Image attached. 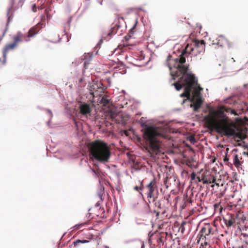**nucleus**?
I'll return each instance as SVG.
<instances>
[{"label": "nucleus", "mask_w": 248, "mask_h": 248, "mask_svg": "<svg viewBox=\"0 0 248 248\" xmlns=\"http://www.w3.org/2000/svg\"><path fill=\"white\" fill-rule=\"evenodd\" d=\"M224 111L237 115L235 111L231 108L222 107L219 110H211L203 119L205 127L211 131L216 130L225 136H235L241 140L246 138L236 124L224 113Z\"/></svg>", "instance_id": "obj_1"}, {"label": "nucleus", "mask_w": 248, "mask_h": 248, "mask_svg": "<svg viewBox=\"0 0 248 248\" xmlns=\"http://www.w3.org/2000/svg\"><path fill=\"white\" fill-rule=\"evenodd\" d=\"M172 62L173 68L170 65H168L170 71V75L173 79L177 78H179L178 81L172 85L175 86L176 90L180 91L183 87L185 88L187 86V84H185L187 77L194 75L187 73L189 65L185 64L186 59L184 58L174 59L172 60Z\"/></svg>", "instance_id": "obj_2"}, {"label": "nucleus", "mask_w": 248, "mask_h": 248, "mask_svg": "<svg viewBox=\"0 0 248 248\" xmlns=\"http://www.w3.org/2000/svg\"><path fill=\"white\" fill-rule=\"evenodd\" d=\"M90 155L95 160L102 163L108 162L111 156V147L101 140H95L88 144Z\"/></svg>", "instance_id": "obj_3"}, {"label": "nucleus", "mask_w": 248, "mask_h": 248, "mask_svg": "<svg viewBox=\"0 0 248 248\" xmlns=\"http://www.w3.org/2000/svg\"><path fill=\"white\" fill-rule=\"evenodd\" d=\"M144 135L145 139L149 141L148 152L151 156H152V154L157 155L161 153V143L156 138L161 134L158 131L157 128L149 127L145 129Z\"/></svg>", "instance_id": "obj_4"}, {"label": "nucleus", "mask_w": 248, "mask_h": 248, "mask_svg": "<svg viewBox=\"0 0 248 248\" xmlns=\"http://www.w3.org/2000/svg\"><path fill=\"white\" fill-rule=\"evenodd\" d=\"M194 50L197 51L199 53L204 52L205 50L204 41L203 40L200 41L197 39L194 40L193 41V44L190 45L188 44L186 47L185 49L183 50L179 57L177 59H180L181 57H183L186 59L185 55L187 53H190Z\"/></svg>", "instance_id": "obj_5"}, {"label": "nucleus", "mask_w": 248, "mask_h": 248, "mask_svg": "<svg viewBox=\"0 0 248 248\" xmlns=\"http://www.w3.org/2000/svg\"><path fill=\"white\" fill-rule=\"evenodd\" d=\"M14 42L12 43L6 45L3 50V60L2 61V64H5L6 60L7 52L10 50L14 49L18 44L23 41L28 42V38L23 35V34L20 32H18L13 37Z\"/></svg>", "instance_id": "obj_6"}, {"label": "nucleus", "mask_w": 248, "mask_h": 248, "mask_svg": "<svg viewBox=\"0 0 248 248\" xmlns=\"http://www.w3.org/2000/svg\"><path fill=\"white\" fill-rule=\"evenodd\" d=\"M186 82L185 84H187V86L185 87L184 89V92L181 94V97H186L187 99H189L190 97V93L193 86L195 84H197V81L196 80L194 76H188L186 78Z\"/></svg>", "instance_id": "obj_7"}, {"label": "nucleus", "mask_w": 248, "mask_h": 248, "mask_svg": "<svg viewBox=\"0 0 248 248\" xmlns=\"http://www.w3.org/2000/svg\"><path fill=\"white\" fill-rule=\"evenodd\" d=\"M147 189V196L149 203L154 202L155 201V197L154 195L155 188H156V182L155 180L152 181L149 184L146 186Z\"/></svg>", "instance_id": "obj_8"}, {"label": "nucleus", "mask_w": 248, "mask_h": 248, "mask_svg": "<svg viewBox=\"0 0 248 248\" xmlns=\"http://www.w3.org/2000/svg\"><path fill=\"white\" fill-rule=\"evenodd\" d=\"M102 84L100 82L93 83L90 87V93L94 97H97L98 96H101L104 93V89L102 87Z\"/></svg>", "instance_id": "obj_9"}, {"label": "nucleus", "mask_w": 248, "mask_h": 248, "mask_svg": "<svg viewBox=\"0 0 248 248\" xmlns=\"http://www.w3.org/2000/svg\"><path fill=\"white\" fill-rule=\"evenodd\" d=\"M212 45L215 46V48L219 46L223 47L226 45H228L230 46V44L227 39L222 35L219 36L217 38L213 40L212 41Z\"/></svg>", "instance_id": "obj_10"}, {"label": "nucleus", "mask_w": 248, "mask_h": 248, "mask_svg": "<svg viewBox=\"0 0 248 248\" xmlns=\"http://www.w3.org/2000/svg\"><path fill=\"white\" fill-rule=\"evenodd\" d=\"M237 151V149H234L232 151V159L233 163L235 167L239 168L241 166L243 163L242 155L241 154H237L236 152Z\"/></svg>", "instance_id": "obj_11"}, {"label": "nucleus", "mask_w": 248, "mask_h": 248, "mask_svg": "<svg viewBox=\"0 0 248 248\" xmlns=\"http://www.w3.org/2000/svg\"><path fill=\"white\" fill-rule=\"evenodd\" d=\"M202 174L203 177H204V184L215 183L217 186H219V183L216 182V178L213 174L207 172H204Z\"/></svg>", "instance_id": "obj_12"}, {"label": "nucleus", "mask_w": 248, "mask_h": 248, "mask_svg": "<svg viewBox=\"0 0 248 248\" xmlns=\"http://www.w3.org/2000/svg\"><path fill=\"white\" fill-rule=\"evenodd\" d=\"M198 234L204 235L213 236L214 234V231L213 227L209 224H205L200 231Z\"/></svg>", "instance_id": "obj_13"}, {"label": "nucleus", "mask_w": 248, "mask_h": 248, "mask_svg": "<svg viewBox=\"0 0 248 248\" xmlns=\"http://www.w3.org/2000/svg\"><path fill=\"white\" fill-rule=\"evenodd\" d=\"M79 113L83 116H87L92 111V108L89 104L83 103L79 105Z\"/></svg>", "instance_id": "obj_14"}, {"label": "nucleus", "mask_w": 248, "mask_h": 248, "mask_svg": "<svg viewBox=\"0 0 248 248\" xmlns=\"http://www.w3.org/2000/svg\"><path fill=\"white\" fill-rule=\"evenodd\" d=\"M201 170L200 171L198 172L196 174L195 172H193L190 175V181L191 183H195L196 184H198L199 182L202 181L204 182V177H203V174L201 173Z\"/></svg>", "instance_id": "obj_15"}, {"label": "nucleus", "mask_w": 248, "mask_h": 248, "mask_svg": "<svg viewBox=\"0 0 248 248\" xmlns=\"http://www.w3.org/2000/svg\"><path fill=\"white\" fill-rule=\"evenodd\" d=\"M212 236L204 235L201 234H198L197 236V243H200L201 242L203 245L210 246V242L212 239Z\"/></svg>", "instance_id": "obj_16"}, {"label": "nucleus", "mask_w": 248, "mask_h": 248, "mask_svg": "<svg viewBox=\"0 0 248 248\" xmlns=\"http://www.w3.org/2000/svg\"><path fill=\"white\" fill-rule=\"evenodd\" d=\"M236 216L234 214H230L228 217L223 218V220L227 227H230L235 222Z\"/></svg>", "instance_id": "obj_17"}, {"label": "nucleus", "mask_w": 248, "mask_h": 248, "mask_svg": "<svg viewBox=\"0 0 248 248\" xmlns=\"http://www.w3.org/2000/svg\"><path fill=\"white\" fill-rule=\"evenodd\" d=\"M41 28L38 25L31 28L28 32V35L24 34L23 35L26 37L28 39V42L30 41V38L34 37L36 34L38 33L39 31Z\"/></svg>", "instance_id": "obj_18"}, {"label": "nucleus", "mask_w": 248, "mask_h": 248, "mask_svg": "<svg viewBox=\"0 0 248 248\" xmlns=\"http://www.w3.org/2000/svg\"><path fill=\"white\" fill-rule=\"evenodd\" d=\"M191 101L193 102V103L190 105V107L193 108V110L194 111H197L202 106V99L200 97H198L195 100L194 98H192Z\"/></svg>", "instance_id": "obj_19"}, {"label": "nucleus", "mask_w": 248, "mask_h": 248, "mask_svg": "<svg viewBox=\"0 0 248 248\" xmlns=\"http://www.w3.org/2000/svg\"><path fill=\"white\" fill-rule=\"evenodd\" d=\"M116 117L117 118L116 120L118 121V123L119 124H124L126 123V121H127V119L124 118V117L121 114V115L118 114L116 116Z\"/></svg>", "instance_id": "obj_20"}, {"label": "nucleus", "mask_w": 248, "mask_h": 248, "mask_svg": "<svg viewBox=\"0 0 248 248\" xmlns=\"http://www.w3.org/2000/svg\"><path fill=\"white\" fill-rule=\"evenodd\" d=\"M89 242V241L87 240H81L78 239V240H76V241L73 242V244L75 247H78L81 243L84 244V243H87Z\"/></svg>", "instance_id": "obj_21"}, {"label": "nucleus", "mask_w": 248, "mask_h": 248, "mask_svg": "<svg viewBox=\"0 0 248 248\" xmlns=\"http://www.w3.org/2000/svg\"><path fill=\"white\" fill-rule=\"evenodd\" d=\"M46 20V17L45 16H41V21L40 22L38 23L37 25L40 27V28H43L46 26V24L45 23Z\"/></svg>", "instance_id": "obj_22"}, {"label": "nucleus", "mask_w": 248, "mask_h": 248, "mask_svg": "<svg viewBox=\"0 0 248 248\" xmlns=\"http://www.w3.org/2000/svg\"><path fill=\"white\" fill-rule=\"evenodd\" d=\"M101 102L104 104V105L106 106L109 104V100L107 96L104 95L102 97Z\"/></svg>", "instance_id": "obj_23"}, {"label": "nucleus", "mask_w": 248, "mask_h": 248, "mask_svg": "<svg viewBox=\"0 0 248 248\" xmlns=\"http://www.w3.org/2000/svg\"><path fill=\"white\" fill-rule=\"evenodd\" d=\"M120 27V25H118L117 24H116L114 27L112 28V31L111 32L108 33V35H110L111 33L112 34H115L116 33V30L118 29Z\"/></svg>", "instance_id": "obj_24"}, {"label": "nucleus", "mask_w": 248, "mask_h": 248, "mask_svg": "<svg viewBox=\"0 0 248 248\" xmlns=\"http://www.w3.org/2000/svg\"><path fill=\"white\" fill-rule=\"evenodd\" d=\"M184 200H185V204L186 206L187 205L188 203H191L192 202V200L191 198H188L187 195H186V197L185 198Z\"/></svg>", "instance_id": "obj_25"}, {"label": "nucleus", "mask_w": 248, "mask_h": 248, "mask_svg": "<svg viewBox=\"0 0 248 248\" xmlns=\"http://www.w3.org/2000/svg\"><path fill=\"white\" fill-rule=\"evenodd\" d=\"M87 224V222H84V223H81L80 224H78V225H76L74 226V227L75 228V229L76 230H78V229H79L80 228H81L82 226L86 225Z\"/></svg>", "instance_id": "obj_26"}, {"label": "nucleus", "mask_w": 248, "mask_h": 248, "mask_svg": "<svg viewBox=\"0 0 248 248\" xmlns=\"http://www.w3.org/2000/svg\"><path fill=\"white\" fill-rule=\"evenodd\" d=\"M155 206H157L158 208L161 209V203L159 202H155Z\"/></svg>", "instance_id": "obj_27"}, {"label": "nucleus", "mask_w": 248, "mask_h": 248, "mask_svg": "<svg viewBox=\"0 0 248 248\" xmlns=\"http://www.w3.org/2000/svg\"><path fill=\"white\" fill-rule=\"evenodd\" d=\"M84 80V78L83 77H80L79 78V80H78V83L79 84V83L82 82Z\"/></svg>", "instance_id": "obj_28"}, {"label": "nucleus", "mask_w": 248, "mask_h": 248, "mask_svg": "<svg viewBox=\"0 0 248 248\" xmlns=\"http://www.w3.org/2000/svg\"><path fill=\"white\" fill-rule=\"evenodd\" d=\"M134 189H135L136 190H138L139 189H140V190H142V188L141 187H139L138 186H135L134 187Z\"/></svg>", "instance_id": "obj_29"}, {"label": "nucleus", "mask_w": 248, "mask_h": 248, "mask_svg": "<svg viewBox=\"0 0 248 248\" xmlns=\"http://www.w3.org/2000/svg\"><path fill=\"white\" fill-rule=\"evenodd\" d=\"M124 134L125 135H126V136H128L129 135V133H128V131L127 130H124Z\"/></svg>", "instance_id": "obj_30"}, {"label": "nucleus", "mask_w": 248, "mask_h": 248, "mask_svg": "<svg viewBox=\"0 0 248 248\" xmlns=\"http://www.w3.org/2000/svg\"><path fill=\"white\" fill-rule=\"evenodd\" d=\"M205 246H206L203 245L202 243H201L200 248H206Z\"/></svg>", "instance_id": "obj_31"}, {"label": "nucleus", "mask_w": 248, "mask_h": 248, "mask_svg": "<svg viewBox=\"0 0 248 248\" xmlns=\"http://www.w3.org/2000/svg\"><path fill=\"white\" fill-rule=\"evenodd\" d=\"M190 141L191 142H192L193 141H195V139L193 137H190Z\"/></svg>", "instance_id": "obj_32"}, {"label": "nucleus", "mask_w": 248, "mask_h": 248, "mask_svg": "<svg viewBox=\"0 0 248 248\" xmlns=\"http://www.w3.org/2000/svg\"><path fill=\"white\" fill-rule=\"evenodd\" d=\"M228 160H229V159H228L227 157H225L224 158V161L225 162L227 161H228Z\"/></svg>", "instance_id": "obj_33"}, {"label": "nucleus", "mask_w": 248, "mask_h": 248, "mask_svg": "<svg viewBox=\"0 0 248 248\" xmlns=\"http://www.w3.org/2000/svg\"><path fill=\"white\" fill-rule=\"evenodd\" d=\"M155 212L156 213V216L157 217H158L159 215V212H156L155 211Z\"/></svg>", "instance_id": "obj_34"}, {"label": "nucleus", "mask_w": 248, "mask_h": 248, "mask_svg": "<svg viewBox=\"0 0 248 248\" xmlns=\"http://www.w3.org/2000/svg\"><path fill=\"white\" fill-rule=\"evenodd\" d=\"M171 57V56L170 55H169L168 57V58H167V61H170V58Z\"/></svg>", "instance_id": "obj_35"}, {"label": "nucleus", "mask_w": 248, "mask_h": 248, "mask_svg": "<svg viewBox=\"0 0 248 248\" xmlns=\"http://www.w3.org/2000/svg\"><path fill=\"white\" fill-rule=\"evenodd\" d=\"M134 27H133V29H132L131 30H130V31L129 32V33H131L132 32V30L134 29Z\"/></svg>", "instance_id": "obj_36"}, {"label": "nucleus", "mask_w": 248, "mask_h": 248, "mask_svg": "<svg viewBox=\"0 0 248 248\" xmlns=\"http://www.w3.org/2000/svg\"><path fill=\"white\" fill-rule=\"evenodd\" d=\"M238 248H244L243 246H239Z\"/></svg>", "instance_id": "obj_37"}, {"label": "nucleus", "mask_w": 248, "mask_h": 248, "mask_svg": "<svg viewBox=\"0 0 248 248\" xmlns=\"http://www.w3.org/2000/svg\"><path fill=\"white\" fill-rule=\"evenodd\" d=\"M93 171L96 174H97V172L95 170H93Z\"/></svg>", "instance_id": "obj_38"}, {"label": "nucleus", "mask_w": 248, "mask_h": 248, "mask_svg": "<svg viewBox=\"0 0 248 248\" xmlns=\"http://www.w3.org/2000/svg\"><path fill=\"white\" fill-rule=\"evenodd\" d=\"M159 240H160V241L161 242H162V238H161V237L159 238Z\"/></svg>", "instance_id": "obj_39"}, {"label": "nucleus", "mask_w": 248, "mask_h": 248, "mask_svg": "<svg viewBox=\"0 0 248 248\" xmlns=\"http://www.w3.org/2000/svg\"><path fill=\"white\" fill-rule=\"evenodd\" d=\"M182 248H186V246H183V247H182Z\"/></svg>", "instance_id": "obj_40"}, {"label": "nucleus", "mask_w": 248, "mask_h": 248, "mask_svg": "<svg viewBox=\"0 0 248 248\" xmlns=\"http://www.w3.org/2000/svg\"><path fill=\"white\" fill-rule=\"evenodd\" d=\"M121 19L122 20H124V18L123 17H121Z\"/></svg>", "instance_id": "obj_41"}, {"label": "nucleus", "mask_w": 248, "mask_h": 248, "mask_svg": "<svg viewBox=\"0 0 248 248\" xmlns=\"http://www.w3.org/2000/svg\"><path fill=\"white\" fill-rule=\"evenodd\" d=\"M75 124H76V125L77 126V122H75Z\"/></svg>", "instance_id": "obj_42"}, {"label": "nucleus", "mask_w": 248, "mask_h": 248, "mask_svg": "<svg viewBox=\"0 0 248 248\" xmlns=\"http://www.w3.org/2000/svg\"><path fill=\"white\" fill-rule=\"evenodd\" d=\"M214 185H212V186H212V187H214Z\"/></svg>", "instance_id": "obj_43"}]
</instances>
